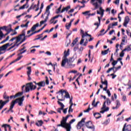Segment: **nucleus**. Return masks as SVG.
<instances>
[{"instance_id": "1", "label": "nucleus", "mask_w": 131, "mask_h": 131, "mask_svg": "<svg viewBox=\"0 0 131 131\" xmlns=\"http://www.w3.org/2000/svg\"><path fill=\"white\" fill-rule=\"evenodd\" d=\"M36 88V85H34L32 82L27 83L26 84V91H25V93H29L30 91H34Z\"/></svg>"}, {"instance_id": "2", "label": "nucleus", "mask_w": 131, "mask_h": 131, "mask_svg": "<svg viewBox=\"0 0 131 131\" xmlns=\"http://www.w3.org/2000/svg\"><path fill=\"white\" fill-rule=\"evenodd\" d=\"M101 110L102 111L100 112V113H101L102 114H104L105 112H107V111H109V107L106 106V101L104 102Z\"/></svg>"}, {"instance_id": "3", "label": "nucleus", "mask_w": 131, "mask_h": 131, "mask_svg": "<svg viewBox=\"0 0 131 131\" xmlns=\"http://www.w3.org/2000/svg\"><path fill=\"white\" fill-rule=\"evenodd\" d=\"M85 125L88 128H90V129H93L95 130V125L93 124V123L91 121H89L85 123Z\"/></svg>"}, {"instance_id": "4", "label": "nucleus", "mask_w": 131, "mask_h": 131, "mask_svg": "<svg viewBox=\"0 0 131 131\" xmlns=\"http://www.w3.org/2000/svg\"><path fill=\"white\" fill-rule=\"evenodd\" d=\"M126 123H125L123 128H122V131H131V125L130 124H128L126 125Z\"/></svg>"}, {"instance_id": "5", "label": "nucleus", "mask_w": 131, "mask_h": 131, "mask_svg": "<svg viewBox=\"0 0 131 131\" xmlns=\"http://www.w3.org/2000/svg\"><path fill=\"white\" fill-rule=\"evenodd\" d=\"M7 103H9V100L4 101L3 100H0V110H2Z\"/></svg>"}, {"instance_id": "6", "label": "nucleus", "mask_w": 131, "mask_h": 131, "mask_svg": "<svg viewBox=\"0 0 131 131\" xmlns=\"http://www.w3.org/2000/svg\"><path fill=\"white\" fill-rule=\"evenodd\" d=\"M75 119H72L69 123H68V129H67V131H71V124H72V123H73V122H75Z\"/></svg>"}, {"instance_id": "7", "label": "nucleus", "mask_w": 131, "mask_h": 131, "mask_svg": "<svg viewBox=\"0 0 131 131\" xmlns=\"http://www.w3.org/2000/svg\"><path fill=\"white\" fill-rule=\"evenodd\" d=\"M64 56L63 57H62V60L63 61H67L68 62V59H67V57H68V55H70L69 54V49L68 50V52H66V51H64Z\"/></svg>"}, {"instance_id": "8", "label": "nucleus", "mask_w": 131, "mask_h": 131, "mask_svg": "<svg viewBox=\"0 0 131 131\" xmlns=\"http://www.w3.org/2000/svg\"><path fill=\"white\" fill-rule=\"evenodd\" d=\"M28 70L27 75L28 76V80H31V77H30V74H31V67H28L27 68Z\"/></svg>"}, {"instance_id": "9", "label": "nucleus", "mask_w": 131, "mask_h": 131, "mask_svg": "<svg viewBox=\"0 0 131 131\" xmlns=\"http://www.w3.org/2000/svg\"><path fill=\"white\" fill-rule=\"evenodd\" d=\"M94 116L96 119H100V118H102V116L99 113H95L94 114Z\"/></svg>"}, {"instance_id": "10", "label": "nucleus", "mask_w": 131, "mask_h": 131, "mask_svg": "<svg viewBox=\"0 0 131 131\" xmlns=\"http://www.w3.org/2000/svg\"><path fill=\"white\" fill-rule=\"evenodd\" d=\"M16 41L14 42L16 45L19 42V41H21V39H22V36H20V35H18V36L15 37Z\"/></svg>"}, {"instance_id": "11", "label": "nucleus", "mask_w": 131, "mask_h": 131, "mask_svg": "<svg viewBox=\"0 0 131 131\" xmlns=\"http://www.w3.org/2000/svg\"><path fill=\"white\" fill-rule=\"evenodd\" d=\"M99 103L100 101H97L96 103V98H94L92 102V106H94V107H97L98 106V104H99Z\"/></svg>"}, {"instance_id": "12", "label": "nucleus", "mask_w": 131, "mask_h": 131, "mask_svg": "<svg viewBox=\"0 0 131 131\" xmlns=\"http://www.w3.org/2000/svg\"><path fill=\"white\" fill-rule=\"evenodd\" d=\"M50 9H51V6H48L46 8V12L45 13V14H47V13H48L47 14V16L49 17V16H50Z\"/></svg>"}, {"instance_id": "13", "label": "nucleus", "mask_w": 131, "mask_h": 131, "mask_svg": "<svg viewBox=\"0 0 131 131\" xmlns=\"http://www.w3.org/2000/svg\"><path fill=\"white\" fill-rule=\"evenodd\" d=\"M36 84L38 85V86H45L46 85V82H45V81H42L37 83H36Z\"/></svg>"}, {"instance_id": "14", "label": "nucleus", "mask_w": 131, "mask_h": 131, "mask_svg": "<svg viewBox=\"0 0 131 131\" xmlns=\"http://www.w3.org/2000/svg\"><path fill=\"white\" fill-rule=\"evenodd\" d=\"M57 126H61V127H63V128H66L67 131V129H68L66 125L64 124V123H63V121H61L60 124H58Z\"/></svg>"}, {"instance_id": "15", "label": "nucleus", "mask_w": 131, "mask_h": 131, "mask_svg": "<svg viewBox=\"0 0 131 131\" xmlns=\"http://www.w3.org/2000/svg\"><path fill=\"white\" fill-rule=\"evenodd\" d=\"M62 121V123H63L67 127L68 126V123H67V119H66V118L63 117L62 120L61 121Z\"/></svg>"}, {"instance_id": "16", "label": "nucleus", "mask_w": 131, "mask_h": 131, "mask_svg": "<svg viewBox=\"0 0 131 131\" xmlns=\"http://www.w3.org/2000/svg\"><path fill=\"white\" fill-rule=\"evenodd\" d=\"M48 19H49V16H47L44 20H42V21H40V25L39 26H41V25H42V24H43L44 23H46V22H47V21H48Z\"/></svg>"}, {"instance_id": "17", "label": "nucleus", "mask_w": 131, "mask_h": 131, "mask_svg": "<svg viewBox=\"0 0 131 131\" xmlns=\"http://www.w3.org/2000/svg\"><path fill=\"white\" fill-rule=\"evenodd\" d=\"M78 41V37L76 38L73 41L71 45V47H74V45H76V42Z\"/></svg>"}, {"instance_id": "18", "label": "nucleus", "mask_w": 131, "mask_h": 131, "mask_svg": "<svg viewBox=\"0 0 131 131\" xmlns=\"http://www.w3.org/2000/svg\"><path fill=\"white\" fill-rule=\"evenodd\" d=\"M104 12H105V11H104V10H103V11L102 12H100V11H99V10L97 11V14L101 15L100 18H103V16H104Z\"/></svg>"}, {"instance_id": "19", "label": "nucleus", "mask_w": 131, "mask_h": 131, "mask_svg": "<svg viewBox=\"0 0 131 131\" xmlns=\"http://www.w3.org/2000/svg\"><path fill=\"white\" fill-rule=\"evenodd\" d=\"M3 51H7V47L5 45L0 47V52H3Z\"/></svg>"}, {"instance_id": "20", "label": "nucleus", "mask_w": 131, "mask_h": 131, "mask_svg": "<svg viewBox=\"0 0 131 131\" xmlns=\"http://www.w3.org/2000/svg\"><path fill=\"white\" fill-rule=\"evenodd\" d=\"M15 104H17V100H12L10 104V107L11 108H14Z\"/></svg>"}, {"instance_id": "21", "label": "nucleus", "mask_w": 131, "mask_h": 131, "mask_svg": "<svg viewBox=\"0 0 131 131\" xmlns=\"http://www.w3.org/2000/svg\"><path fill=\"white\" fill-rule=\"evenodd\" d=\"M16 101V103H18L19 106H23V100H17V99L15 100Z\"/></svg>"}, {"instance_id": "22", "label": "nucleus", "mask_w": 131, "mask_h": 131, "mask_svg": "<svg viewBox=\"0 0 131 131\" xmlns=\"http://www.w3.org/2000/svg\"><path fill=\"white\" fill-rule=\"evenodd\" d=\"M57 103L58 105H60V106H61L60 109L61 110H63L64 107H65V105H64V104L62 102H60L59 101H58Z\"/></svg>"}, {"instance_id": "23", "label": "nucleus", "mask_w": 131, "mask_h": 131, "mask_svg": "<svg viewBox=\"0 0 131 131\" xmlns=\"http://www.w3.org/2000/svg\"><path fill=\"white\" fill-rule=\"evenodd\" d=\"M38 122H39V124H38V123L36 122L35 123L36 125H37V126H41L42 125V124H43V122L42 121V120H39L38 121Z\"/></svg>"}, {"instance_id": "24", "label": "nucleus", "mask_w": 131, "mask_h": 131, "mask_svg": "<svg viewBox=\"0 0 131 131\" xmlns=\"http://www.w3.org/2000/svg\"><path fill=\"white\" fill-rule=\"evenodd\" d=\"M67 63H68V64H69V61L62 60L61 61V67H65V65H66Z\"/></svg>"}, {"instance_id": "25", "label": "nucleus", "mask_w": 131, "mask_h": 131, "mask_svg": "<svg viewBox=\"0 0 131 131\" xmlns=\"http://www.w3.org/2000/svg\"><path fill=\"white\" fill-rule=\"evenodd\" d=\"M59 17H60L61 18H63V16L62 15L58 14V15H56L53 17L52 18H51V21H53V20H55V19H57L59 18Z\"/></svg>"}, {"instance_id": "26", "label": "nucleus", "mask_w": 131, "mask_h": 131, "mask_svg": "<svg viewBox=\"0 0 131 131\" xmlns=\"http://www.w3.org/2000/svg\"><path fill=\"white\" fill-rule=\"evenodd\" d=\"M114 69H115V70H114ZM119 69H121V66H119L117 68L115 67V68L114 69V73H116V72H117V71H118Z\"/></svg>"}, {"instance_id": "27", "label": "nucleus", "mask_w": 131, "mask_h": 131, "mask_svg": "<svg viewBox=\"0 0 131 131\" xmlns=\"http://www.w3.org/2000/svg\"><path fill=\"white\" fill-rule=\"evenodd\" d=\"M90 107H91V105H89L88 108L86 110H84L83 111V112H84V113H88L90 112V111H91V110H92V109H93V108H91Z\"/></svg>"}, {"instance_id": "28", "label": "nucleus", "mask_w": 131, "mask_h": 131, "mask_svg": "<svg viewBox=\"0 0 131 131\" xmlns=\"http://www.w3.org/2000/svg\"><path fill=\"white\" fill-rule=\"evenodd\" d=\"M24 94V92L22 91L21 92H18L17 94H15V97H20V96H22Z\"/></svg>"}, {"instance_id": "29", "label": "nucleus", "mask_w": 131, "mask_h": 131, "mask_svg": "<svg viewBox=\"0 0 131 131\" xmlns=\"http://www.w3.org/2000/svg\"><path fill=\"white\" fill-rule=\"evenodd\" d=\"M3 98L5 100H7V101H9V102H10V100H9V99H10V97L9 96H7V95H6V92H5V93H4Z\"/></svg>"}, {"instance_id": "30", "label": "nucleus", "mask_w": 131, "mask_h": 131, "mask_svg": "<svg viewBox=\"0 0 131 131\" xmlns=\"http://www.w3.org/2000/svg\"><path fill=\"white\" fill-rule=\"evenodd\" d=\"M93 6H95L94 10H97V9H99V4L98 3V2L93 3Z\"/></svg>"}, {"instance_id": "31", "label": "nucleus", "mask_w": 131, "mask_h": 131, "mask_svg": "<svg viewBox=\"0 0 131 131\" xmlns=\"http://www.w3.org/2000/svg\"><path fill=\"white\" fill-rule=\"evenodd\" d=\"M90 12L91 11H86L85 12H82V14H83V15H84V16H89V15H90Z\"/></svg>"}, {"instance_id": "32", "label": "nucleus", "mask_w": 131, "mask_h": 131, "mask_svg": "<svg viewBox=\"0 0 131 131\" xmlns=\"http://www.w3.org/2000/svg\"><path fill=\"white\" fill-rule=\"evenodd\" d=\"M110 123V119L108 118L107 120H106L104 122H103V124H105V125H107V124H109V123Z\"/></svg>"}, {"instance_id": "33", "label": "nucleus", "mask_w": 131, "mask_h": 131, "mask_svg": "<svg viewBox=\"0 0 131 131\" xmlns=\"http://www.w3.org/2000/svg\"><path fill=\"white\" fill-rule=\"evenodd\" d=\"M125 23H128L129 22V17H128V16H126L125 17V19H124V21Z\"/></svg>"}, {"instance_id": "34", "label": "nucleus", "mask_w": 131, "mask_h": 131, "mask_svg": "<svg viewBox=\"0 0 131 131\" xmlns=\"http://www.w3.org/2000/svg\"><path fill=\"white\" fill-rule=\"evenodd\" d=\"M74 57L73 56L68 59V62L69 63H72L74 61Z\"/></svg>"}, {"instance_id": "35", "label": "nucleus", "mask_w": 131, "mask_h": 131, "mask_svg": "<svg viewBox=\"0 0 131 131\" xmlns=\"http://www.w3.org/2000/svg\"><path fill=\"white\" fill-rule=\"evenodd\" d=\"M0 30H5V31H7V30H8V27L7 26L1 27L0 28Z\"/></svg>"}, {"instance_id": "36", "label": "nucleus", "mask_w": 131, "mask_h": 131, "mask_svg": "<svg viewBox=\"0 0 131 131\" xmlns=\"http://www.w3.org/2000/svg\"><path fill=\"white\" fill-rule=\"evenodd\" d=\"M46 26H47V24H45L41 28L39 29L38 30L36 31V32H37V33H38V32H40V31H41V30H42L45 27H46Z\"/></svg>"}, {"instance_id": "37", "label": "nucleus", "mask_w": 131, "mask_h": 131, "mask_svg": "<svg viewBox=\"0 0 131 131\" xmlns=\"http://www.w3.org/2000/svg\"><path fill=\"white\" fill-rule=\"evenodd\" d=\"M101 83L104 84L105 85H108V81L106 79L104 80V81H102Z\"/></svg>"}, {"instance_id": "38", "label": "nucleus", "mask_w": 131, "mask_h": 131, "mask_svg": "<svg viewBox=\"0 0 131 131\" xmlns=\"http://www.w3.org/2000/svg\"><path fill=\"white\" fill-rule=\"evenodd\" d=\"M64 98H66V99H70V94H69V93H66V95H64Z\"/></svg>"}, {"instance_id": "39", "label": "nucleus", "mask_w": 131, "mask_h": 131, "mask_svg": "<svg viewBox=\"0 0 131 131\" xmlns=\"http://www.w3.org/2000/svg\"><path fill=\"white\" fill-rule=\"evenodd\" d=\"M68 112L69 113H70V112H73V109L72 108V104L70 105V106H69Z\"/></svg>"}, {"instance_id": "40", "label": "nucleus", "mask_w": 131, "mask_h": 131, "mask_svg": "<svg viewBox=\"0 0 131 131\" xmlns=\"http://www.w3.org/2000/svg\"><path fill=\"white\" fill-rule=\"evenodd\" d=\"M16 45L17 44L14 42V44L13 45V46H11L10 48L7 49V51H10V50H12V49H14V48H15L16 47Z\"/></svg>"}, {"instance_id": "41", "label": "nucleus", "mask_w": 131, "mask_h": 131, "mask_svg": "<svg viewBox=\"0 0 131 131\" xmlns=\"http://www.w3.org/2000/svg\"><path fill=\"white\" fill-rule=\"evenodd\" d=\"M114 68H115V67H113L112 68L108 69V70L107 71H106V73H110V71H112V70H113L114 71Z\"/></svg>"}, {"instance_id": "42", "label": "nucleus", "mask_w": 131, "mask_h": 131, "mask_svg": "<svg viewBox=\"0 0 131 131\" xmlns=\"http://www.w3.org/2000/svg\"><path fill=\"white\" fill-rule=\"evenodd\" d=\"M107 103V105H110L111 104V100H110V99L106 98V101H105Z\"/></svg>"}, {"instance_id": "43", "label": "nucleus", "mask_w": 131, "mask_h": 131, "mask_svg": "<svg viewBox=\"0 0 131 131\" xmlns=\"http://www.w3.org/2000/svg\"><path fill=\"white\" fill-rule=\"evenodd\" d=\"M26 6H27V3L24 4L23 6L19 7V10H24V9H25V7H26Z\"/></svg>"}, {"instance_id": "44", "label": "nucleus", "mask_w": 131, "mask_h": 131, "mask_svg": "<svg viewBox=\"0 0 131 131\" xmlns=\"http://www.w3.org/2000/svg\"><path fill=\"white\" fill-rule=\"evenodd\" d=\"M25 29L23 30L22 31V34H20V36H26V32L25 31Z\"/></svg>"}, {"instance_id": "45", "label": "nucleus", "mask_w": 131, "mask_h": 131, "mask_svg": "<svg viewBox=\"0 0 131 131\" xmlns=\"http://www.w3.org/2000/svg\"><path fill=\"white\" fill-rule=\"evenodd\" d=\"M27 51V50H25L24 51H20L19 53L17 54V56H20V55H22V54H24V53H26V52Z\"/></svg>"}, {"instance_id": "46", "label": "nucleus", "mask_w": 131, "mask_h": 131, "mask_svg": "<svg viewBox=\"0 0 131 131\" xmlns=\"http://www.w3.org/2000/svg\"><path fill=\"white\" fill-rule=\"evenodd\" d=\"M116 106L119 108V106H120V102H119V100H116Z\"/></svg>"}, {"instance_id": "47", "label": "nucleus", "mask_w": 131, "mask_h": 131, "mask_svg": "<svg viewBox=\"0 0 131 131\" xmlns=\"http://www.w3.org/2000/svg\"><path fill=\"white\" fill-rule=\"evenodd\" d=\"M118 62L117 60H114V61L112 63V65L113 66V67H115V65L117 64Z\"/></svg>"}, {"instance_id": "48", "label": "nucleus", "mask_w": 131, "mask_h": 131, "mask_svg": "<svg viewBox=\"0 0 131 131\" xmlns=\"http://www.w3.org/2000/svg\"><path fill=\"white\" fill-rule=\"evenodd\" d=\"M2 127H4L5 128V131H8L7 129V127H8V124H4L2 125Z\"/></svg>"}, {"instance_id": "49", "label": "nucleus", "mask_w": 131, "mask_h": 131, "mask_svg": "<svg viewBox=\"0 0 131 131\" xmlns=\"http://www.w3.org/2000/svg\"><path fill=\"white\" fill-rule=\"evenodd\" d=\"M101 54L103 56H105V55H107V54H108V52H107L106 50L102 51H101Z\"/></svg>"}, {"instance_id": "50", "label": "nucleus", "mask_w": 131, "mask_h": 131, "mask_svg": "<svg viewBox=\"0 0 131 131\" xmlns=\"http://www.w3.org/2000/svg\"><path fill=\"white\" fill-rule=\"evenodd\" d=\"M35 33H37L36 31H34V32H32L30 35H27L28 37H30V36H32L34 34H35Z\"/></svg>"}, {"instance_id": "51", "label": "nucleus", "mask_w": 131, "mask_h": 131, "mask_svg": "<svg viewBox=\"0 0 131 131\" xmlns=\"http://www.w3.org/2000/svg\"><path fill=\"white\" fill-rule=\"evenodd\" d=\"M3 36H5V34H4V33H3V31H2V30L0 29V37L1 38H3Z\"/></svg>"}, {"instance_id": "52", "label": "nucleus", "mask_w": 131, "mask_h": 131, "mask_svg": "<svg viewBox=\"0 0 131 131\" xmlns=\"http://www.w3.org/2000/svg\"><path fill=\"white\" fill-rule=\"evenodd\" d=\"M71 24L69 23L68 25L67 26H66V29L68 30H69V29H70V27H71Z\"/></svg>"}, {"instance_id": "53", "label": "nucleus", "mask_w": 131, "mask_h": 131, "mask_svg": "<svg viewBox=\"0 0 131 131\" xmlns=\"http://www.w3.org/2000/svg\"><path fill=\"white\" fill-rule=\"evenodd\" d=\"M23 58V56H20L18 57H17L16 59H15V61L17 62V61H19V60H21V58Z\"/></svg>"}, {"instance_id": "54", "label": "nucleus", "mask_w": 131, "mask_h": 131, "mask_svg": "<svg viewBox=\"0 0 131 131\" xmlns=\"http://www.w3.org/2000/svg\"><path fill=\"white\" fill-rule=\"evenodd\" d=\"M88 32H85V33H84L83 35H82V38H84V37H85V36L88 35Z\"/></svg>"}, {"instance_id": "55", "label": "nucleus", "mask_w": 131, "mask_h": 131, "mask_svg": "<svg viewBox=\"0 0 131 131\" xmlns=\"http://www.w3.org/2000/svg\"><path fill=\"white\" fill-rule=\"evenodd\" d=\"M35 29H36V28L35 26L33 25V27L31 28V31H32V32H33V31H34Z\"/></svg>"}, {"instance_id": "56", "label": "nucleus", "mask_w": 131, "mask_h": 131, "mask_svg": "<svg viewBox=\"0 0 131 131\" xmlns=\"http://www.w3.org/2000/svg\"><path fill=\"white\" fill-rule=\"evenodd\" d=\"M78 126H81V127H82V126L83 125V124H82V122H81V121L80 122H79L77 124Z\"/></svg>"}, {"instance_id": "57", "label": "nucleus", "mask_w": 131, "mask_h": 131, "mask_svg": "<svg viewBox=\"0 0 131 131\" xmlns=\"http://www.w3.org/2000/svg\"><path fill=\"white\" fill-rule=\"evenodd\" d=\"M114 74H115V73H114L111 74L110 75L111 76H112V79H114V78H115L116 77V76H117L116 75H114Z\"/></svg>"}, {"instance_id": "58", "label": "nucleus", "mask_w": 131, "mask_h": 131, "mask_svg": "<svg viewBox=\"0 0 131 131\" xmlns=\"http://www.w3.org/2000/svg\"><path fill=\"white\" fill-rule=\"evenodd\" d=\"M106 94H107L108 97H111V93L110 92V90H108L106 91Z\"/></svg>"}, {"instance_id": "59", "label": "nucleus", "mask_w": 131, "mask_h": 131, "mask_svg": "<svg viewBox=\"0 0 131 131\" xmlns=\"http://www.w3.org/2000/svg\"><path fill=\"white\" fill-rule=\"evenodd\" d=\"M73 99V97L72 96V97L70 99V105H72V106H73V103L72 102Z\"/></svg>"}, {"instance_id": "60", "label": "nucleus", "mask_w": 131, "mask_h": 131, "mask_svg": "<svg viewBox=\"0 0 131 131\" xmlns=\"http://www.w3.org/2000/svg\"><path fill=\"white\" fill-rule=\"evenodd\" d=\"M68 110V107H67L66 108H63V110H62L63 111V113H64V114H66V113H67V110Z\"/></svg>"}, {"instance_id": "61", "label": "nucleus", "mask_w": 131, "mask_h": 131, "mask_svg": "<svg viewBox=\"0 0 131 131\" xmlns=\"http://www.w3.org/2000/svg\"><path fill=\"white\" fill-rule=\"evenodd\" d=\"M24 98H25V96H23L21 98H17V100H21V101H24Z\"/></svg>"}, {"instance_id": "62", "label": "nucleus", "mask_w": 131, "mask_h": 131, "mask_svg": "<svg viewBox=\"0 0 131 131\" xmlns=\"http://www.w3.org/2000/svg\"><path fill=\"white\" fill-rule=\"evenodd\" d=\"M122 101L125 102L126 101V96L125 95H123L122 97Z\"/></svg>"}, {"instance_id": "63", "label": "nucleus", "mask_w": 131, "mask_h": 131, "mask_svg": "<svg viewBox=\"0 0 131 131\" xmlns=\"http://www.w3.org/2000/svg\"><path fill=\"white\" fill-rule=\"evenodd\" d=\"M124 56V52H122V51L120 53V57L122 58Z\"/></svg>"}, {"instance_id": "64", "label": "nucleus", "mask_w": 131, "mask_h": 131, "mask_svg": "<svg viewBox=\"0 0 131 131\" xmlns=\"http://www.w3.org/2000/svg\"><path fill=\"white\" fill-rule=\"evenodd\" d=\"M65 8H66V12H67L69 10V9H70L71 6H70V5H69Z\"/></svg>"}]
</instances>
